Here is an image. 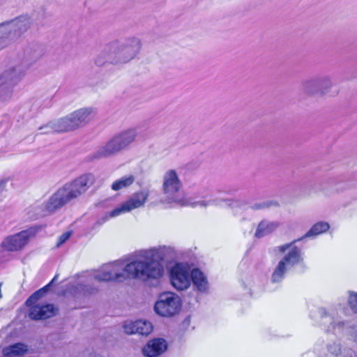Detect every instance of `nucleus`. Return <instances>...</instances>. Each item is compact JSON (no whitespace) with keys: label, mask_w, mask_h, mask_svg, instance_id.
<instances>
[{"label":"nucleus","mask_w":357,"mask_h":357,"mask_svg":"<svg viewBox=\"0 0 357 357\" xmlns=\"http://www.w3.org/2000/svg\"><path fill=\"white\" fill-rule=\"evenodd\" d=\"M164 274L162 264L153 257H146L142 260H134L123 268V272L117 273L114 268L102 271L96 278L103 282H123L128 278L139 279L146 282L157 280Z\"/></svg>","instance_id":"obj_1"},{"label":"nucleus","mask_w":357,"mask_h":357,"mask_svg":"<svg viewBox=\"0 0 357 357\" xmlns=\"http://www.w3.org/2000/svg\"><path fill=\"white\" fill-rule=\"evenodd\" d=\"M96 182V177L91 173L80 175L59 188L47 200L45 209L52 213L61 208L73 199L85 193Z\"/></svg>","instance_id":"obj_2"},{"label":"nucleus","mask_w":357,"mask_h":357,"mask_svg":"<svg viewBox=\"0 0 357 357\" xmlns=\"http://www.w3.org/2000/svg\"><path fill=\"white\" fill-rule=\"evenodd\" d=\"M92 109L82 108L59 119L50 126L52 132L61 133L73 131L84 126L91 119Z\"/></svg>","instance_id":"obj_3"},{"label":"nucleus","mask_w":357,"mask_h":357,"mask_svg":"<svg viewBox=\"0 0 357 357\" xmlns=\"http://www.w3.org/2000/svg\"><path fill=\"white\" fill-rule=\"evenodd\" d=\"M301 241V238L294 240L289 243H286L278 247V250L280 253H284L288 249L289 252L279 261L277 267L272 274V281L278 282L282 280L287 271V265L294 266L303 261L301 250L294 244Z\"/></svg>","instance_id":"obj_4"},{"label":"nucleus","mask_w":357,"mask_h":357,"mask_svg":"<svg viewBox=\"0 0 357 357\" xmlns=\"http://www.w3.org/2000/svg\"><path fill=\"white\" fill-rule=\"evenodd\" d=\"M181 307L179 297L174 293L166 291L159 295L154 305V311L161 317H172L179 312Z\"/></svg>","instance_id":"obj_5"},{"label":"nucleus","mask_w":357,"mask_h":357,"mask_svg":"<svg viewBox=\"0 0 357 357\" xmlns=\"http://www.w3.org/2000/svg\"><path fill=\"white\" fill-rule=\"evenodd\" d=\"M137 132L134 129L121 132L110 139L98 152V157H107L125 149L135 139Z\"/></svg>","instance_id":"obj_6"},{"label":"nucleus","mask_w":357,"mask_h":357,"mask_svg":"<svg viewBox=\"0 0 357 357\" xmlns=\"http://www.w3.org/2000/svg\"><path fill=\"white\" fill-rule=\"evenodd\" d=\"M148 195V192L142 190L135 192L126 201L112 210L109 212V216H118L122 213H128L133 209L139 208L146 202Z\"/></svg>","instance_id":"obj_7"},{"label":"nucleus","mask_w":357,"mask_h":357,"mask_svg":"<svg viewBox=\"0 0 357 357\" xmlns=\"http://www.w3.org/2000/svg\"><path fill=\"white\" fill-rule=\"evenodd\" d=\"M36 231L32 228L10 236L2 242V247L8 251H17L22 250L29 242L31 236L36 234Z\"/></svg>","instance_id":"obj_8"},{"label":"nucleus","mask_w":357,"mask_h":357,"mask_svg":"<svg viewBox=\"0 0 357 357\" xmlns=\"http://www.w3.org/2000/svg\"><path fill=\"white\" fill-rule=\"evenodd\" d=\"M172 285L178 290H184L190 285V274L181 264H176L170 271Z\"/></svg>","instance_id":"obj_9"},{"label":"nucleus","mask_w":357,"mask_h":357,"mask_svg":"<svg viewBox=\"0 0 357 357\" xmlns=\"http://www.w3.org/2000/svg\"><path fill=\"white\" fill-rule=\"evenodd\" d=\"M182 186L175 170L171 169L166 172L163 181V192L173 202H178L175 195L178 192Z\"/></svg>","instance_id":"obj_10"},{"label":"nucleus","mask_w":357,"mask_h":357,"mask_svg":"<svg viewBox=\"0 0 357 357\" xmlns=\"http://www.w3.org/2000/svg\"><path fill=\"white\" fill-rule=\"evenodd\" d=\"M29 307V317L31 320H45L54 317L58 313L59 309L53 304L33 305Z\"/></svg>","instance_id":"obj_11"},{"label":"nucleus","mask_w":357,"mask_h":357,"mask_svg":"<svg viewBox=\"0 0 357 357\" xmlns=\"http://www.w3.org/2000/svg\"><path fill=\"white\" fill-rule=\"evenodd\" d=\"M167 342L162 337H155L149 340L142 348V354L146 357H156L167 349Z\"/></svg>","instance_id":"obj_12"},{"label":"nucleus","mask_w":357,"mask_h":357,"mask_svg":"<svg viewBox=\"0 0 357 357\" xmlns=\"http://www.w3.org/2000/svg\"><path fill=\"white\" fill-rule=\"evenodd\" d=\"M124 332L126 334H139L142 335H148L153 331V326L151 322L137 320L134 322L126 324L123 326Z\"/></svg>","instance_id":"obj_13"},{"label":"nucleus","mask_w":357,"mask_h":357,"mask_svg":"<svg viewBox=\"0 0 357 357\" xmlns=\"http://www.w3.org/2000/svg\"><path fill=\"white\" fill-rule=\"evenodd\" d=\"M192 280L193 284L200 291H204L208 287L207 278L198 268H194L190 273V281Z\"/></svg>","instance_id":"obj_14"},{"label":"nucleus","mask_w":357,"mask_h":357,"mask_svg":"<svg viewBox=\"0 0 357 357\" xmlns=\"http://www.w3.org/2000/svg\"><path fill=\"white\" fill-rule=\"evenodd\" d=\"M27 351L28 348L25 344L17 342L5 347L3 349V354L6 357L22 356Z\"/></svg>","instance_id":"obj_15"},{"label":"nucleus","mask_w":357,"mask_h":357,"mask_svg":"<svg viewBox=\"0 0 357 357\" xmlns=\"http://www.w3.org/2000/svg\"><path fill=\"white\" fill-rule=\"evenodd\" d=\"M330 228V225L326 222H318L315 223L310 229L301 238V240L311 236H316L326 232Z\"/></svg>","instance_id":"obj_16"},{"label":"nucleus","mask_w":357,"mask_h":357,"mask_svg":"<svg viewBox=\"0 0 357 357\" xmlns=\"http://www.w3.org/2000/svg\"><path fill=\"white\" fill-rule=\"evenodd\" d=\"M135 177L132 174L124 176L114 181L111 188L114 191L121 190L130 186L135 182Z\"/></svg>","instance_id":"obj_17"},{"label":"nucleus","mask_w":357,"mask_h":357,"mask_svg":"<svg viewBox=\"0 0 357 357\" xmlns=\"http://www.w3.org/2000/svg\"><path fill=\"white\" fill-rule=\"evenodd\" d=\"M44 294L39 289L33 293L26 301L25 305L26 306H33L37 305L36 303L44 296Z\"/></svg>","instance_id":"obj_18"},{"label":"nucleus","mask_w":357,"mask_h":357,"mask_svg":"<svg viewBox=\"0 0 357 357\" xmlns=\"http://www.w3.org/2000/svg\"><path fill=\"white\" fill-rule=\"evenodd\" d=\"M348 303L353 312L357 314V293H350Z\"/></svg>","instance_id":"obj_19"},{"label":"nucleus","mask_w":357,"mask_h":357,"mask_svg":"<svg viewBox=\"0 0 357 357\" xmlns=\"http://www.w3.org/2000/svg\"><path fill=\"white\" fill-rule=\"evenodd\" d=\"M265 225L264 222H260L257 228L255 236L257 238H261L265 235Z\"/></svg>","instance_id":"obj_20"},{"label":"nucleus","mask_w":357,"mask_h":357,"mask_svg":"<svg viewBox=\"0 0 357 357\" xmlns=\"http://www.w3.org/2000/svg\"><path fill=\"white\" fill-rule=\"evenodd\" d=\"M70 236V232L69 231H66V232H64L63 234H62L59 237V239H58V241H57V245H62L63 243H64Z\"/></svg>","instance_id":"obj_21"},{"label":"nucleus","mask_w":357,"mask_h":357,"mask_svg":"<svg viewBox=\"0 0 357 357\" xmlns=\"http://www.w3.org/2000/svg\"><path fill=\"white\" fill-rule=\"evenodd\" d=\"M56 275L54 277V278L45 286L39 289V290L45 295V294L50 290V287L53 284L54 281L56 280Z\"/></svg>","instance_id":"obj_22"},{"label":"nucleus","mask_w":357,"mask_h":357,"mask_svg":"<svg viewBox=\"0 0 357 357\" xmlns=\"http://www.w3.org/2000/svg\"><path fill=\"white\" fill-rule=\"evenodd\" d=\"M5 184V181L0 182V188Z\"/></svg>","instance_id":"obj_23"},{"label":"nucleus","mask_w":357,"mask_h":357,"mask_svg":"<svg viewBox=\"0 0 357 357\" xmlns=\"http://www.w3.org/2000/svg\"><path fill=\"white\" fill-rule=\"evenodd\" d=\"M89 357H99V356L96 354H91Z\"/></svg>","instance_id":"obj_24"},{"label":"nucleus","mask_w":357,"mask_h":357,"mask_svg":"<svg viewBox=\"0 0 357 357\" xmlns=\"http://www.w3.org/2000/svg\"><path fill=\"white\" fill-rule=\"evenodd\" d=\"M79 287H80L82 289H84V288L82 287V284H79Z\"/></svg>","instance_id":"obj_25"}]
</instances>
